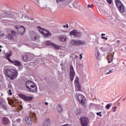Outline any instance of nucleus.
Here are the masks:
<instances>
[{"label":"nucleus","mask_w":126,"mask_h":126,"mask_svg":"<svg viewBox=\"0 0 126 126\" xmlns=\"http://www.w3.org/2000/svg\"><path fill=\"white\" fill-rule=\"evenodd\" d=\"M5 75L7 77L11 79H15L17 77V70L16 69H6L4 72Z\"/></svg>","instance_id":"1"},{"label":"nucleus","mask_w":126,"mask_h":126,"mask_svg":"<svg viewBox=\"0 0 126 126\" xmlns=\"http://www.w3.org/2000/svg\"><path fill=\"white\" fill-rule=\"evenodd\" d=\"M30 117H27L25 118V121L28 125H29V126H32V119L31 118H32L34 121H36L37 118H36V115L35 113H32L30 114Z\"/></svg>","instance_id":"2"},{"label":"nucleus","mask_w":126,"mask_h":126,"mask_svg":"<svg viewBox=\"0 0 126 126\" xmlns=\"http://www.w3.org/2000/svg\"><path fill=\"white\" fill-rule=\"evenodd\" d=\"M39 32L41 34L43 35L44 38H48V37H50L52 35V34L50 33L48 31L45 29H42L40 27H38Z\"/></svg>","instance_id":"3"},{"label":"nucleus","mask_w":126,"mask_h":126,"mask_svg":"<svg viewBox=\"0 0 126 126\" xmlns=\"http://www.w3.org/2000/svg\"><path fill=\"white\" fill-rule=\"evenodd\" d=\"M116 5L120 12H125V6L120 0H115Z\"/></svg>","instance_id":"4"},{"label":"nucleus","mask_w":126,"mask_h":126,"mask_svg":"<svg viewBox=\"0 0 126 126\" xmlns=\"http://www.w3.org/2000/svg\"><path fill=\"white\" fill-rule=\"evenodd\" d=\"M70 35L80 38L82 36V32L77 30H74L70 32Z\"/></svg>","instance_id":"5"},{"label":"nucleus","mask_w":126,"mask_h":126,"mask_svg":"<svg viewBox=\"0 0 126 126\" xmlns=\"http://www.w3.org/2000/svg\"><path fill=\"white\" fill-rule=\"evenodd\" d=\"M15 28L18 31V33L20 35H23L25 31H26V29L23 26H16Z\"/></svg>","instance_id":"6"},{"label":"nucleus","mask_w":126,"mask_h":126,"mask_svg":"<svg viewBox=\"0 0 126 126\" xmlns=\"http://www.w3.org/2000/svg\"><path fill=\"white\" fill-rule=\"evenodd\" d=\"M78 100L80 104H82L83 106H85V103L86 102V98H85L83 95H78Z\"/></svg>","instance_id":"7"},{"label":"nucleus","mask_w":126,"mask_h":126,"mask_svg":"<svg viewBox=\"0 0 126 126\" xmlns=\"http://www.w3.org/2000/svg\"><path fill=\"white\" fill-rule=\"evenodd\" d=\"M12 33H7L5 35V37L6 39H8V40H9L10 41H12V40L14 39V36L13 35L16 36V32L15 31H13L11 32Z\"/></svg>","instance_id":"8"},{"label":"nucleus","mask_w":126,"mask_h":126,"mask_svg":"<svg viewBox=\"0 0 126 126\" xmlns=\"http://www.w3.org/2000/svg\"><path fill=\"white\" fill-rule=\"evenodd\" d=\"M81 125L82 126H88L89 119L86 117H83L80 119Z\"/></svg>","instance_id":"9"},{"label":"nucleus","mask_w":126,"mask_h":126,"mask_svg":"<svg viewBox=\"0 0 126 126\" xmlns=\"http://www.w3.org/2000/svg\"><path fill=\"white\" fill-rule=\"evenodd\" d=\"M75 75V72L74 71V69L73 66L71 65L70 67V79L71 81H73Z\"/></svg>","instance_id":"10"},{"label":"nucleus","mask_w":126,"mask_h":126,"mask_svg":"<svg viewBox=\"0 0 126 126\" xmlns=\"http://www.w3.org/2000/svg\"><path fill=\"white\" fill-rule=\"evenodd\" d=\"M20 98H21L25 101H32L33 100V97L32 96H27L24 94H19Z\"/></svg>","instance_id":"11"},{"label":"nucleus","mask_w":126,"mask_h":126,"mask_svg":"<svg viewBox=\"0 0 126 126\" xmlns=\"http://www.w3.org/2000/svg\"><path fill=\"white\" fill-rule=\"evenodd\" d=\"M75 85L76 86V90L78 91H81V86L79 84V79L78 77H76L75 79Z\"/></svg>","instance_id":"12"},{"label":"nucleus","mask_w":126,"mask_h":126,"mask_svg":"<svg viewBox=\"0 0 126 126\" xmlns=\"http://www.w3.org/2000/svg\"><path fill=\"white\" fill-rule=\"evenodd\" d=\"M30 35L32 38V40L35 41V40H38L39 39V36H37L35 32L33 31L30 32Z\"/></svg>","instance_id":"13"},{"label":"nucleus","mask_w":126,"mask_h":126,"mask_svg":"<svg viewBox=\"0 0 126 126\" xmlns=\"http://www.w3.org/2000/svg\"><path fill=\"white\" fill-rule=\"evenodd\" d=\"M28 90L30 92H37V87L36 86V85L34 84L32 87L29 88Z\"/></svg>","instance_id":"14"},{"label":"nucleus","mask_w":126,"mask_h":126,"mask_svg":"<svg viewBox=\"0 0 126 126\" xmlns=\"http://www.w3.org/2000/svg\"><path fill=\"white\" fill-rule=\"evenodd\" d=\"M70 43L71 45H73L74 46H79V43H80V40L72 39L70 40Z\"/></svg>","instance_id":"15"},{"label":"nucleus","mask_w":126,"mask_h":126,"mask_svg":"<svg viewBox=\"0 0 126 126\" xmlns=\"http://www.w3.org/2000/svg\"><path fill=\"white\" fill-rule=\"evenodd\" d=\"M2 122L3 125H5V126H6L8 125L9 123V119L7 117H3L2 118Z\"/></svg>","instance_id":"16"},{"label":"nucleus","mask_w":126,"mask_h":126,"mask_svg":"<svg viewBox=\"0 0 126 126\" xmlns=\"http://www.w3.org/2000/svg\"><path fill=\"white\" fill-rule=\"evenodd\" d=\"M35 84L34 82L31 81H28L26 83V86L28 90L33 85Z\"/></svg>","instance_id":"17"},{"label":"nucleus","mask_w":126,"mask_h":126,"mask_svg":"<svg viewBox=\"0 0 126 126\" xmlns=\"http://www.w3.org/2000/svg\"><path fill=\"white\" fill-rule=\"evenodd\" d=\"M9 62L11 63H13L14 65H16L17 66H20L21 67V63H20V62L19 61H17L16 60L11 61L9 60Z\"/></svg>","instance_id":"18"},{"label":"nucleus","mask_w":126,"mask_h":126,"mask_svg":"<svg viewBox=\"0 0 126 126\" xmlns=\"http://www.w3.org/2000/svg\"><path fill=\"white\" fill-rule=\"evenodd\" d=\"M10 56H12V52L10 51L5 53V57L8 60V62H9V61H11L10 59H9Z\"/></svg>","instance_id":"19"},{"label":"nucleus","mask_w":126,"mask_h":126,"mask_svg":"<svg viewBox=\"0 0 126 126\" xmlns=\"http://www.w3.org/2000/svg\"><path fill=\"white\" fill-rule=\"evenodd\" d=\"M51 124V120L49 118L46 119L43 122V125L45 126H49V125Z\"/></svg>","instance_id":"20"},{"label":"nucleus","mask_w":126,"mask_h":126,"mask_svg":"<svg viewBox=\"0 0 126 126\" xmlns=\"http://www.w3.org/2000/svg\"><path fill=\"white\" fill-rule=\"evenodd\" d=\"M81 113H82V111L81 110V109H80V108H77L75 111V114L76 115H78V116H79V115H81Z\"/></svg>","instance_id":"21"},{"label":"nucleus","mask_w":126,"mask_h":126,"mask_svg":"<svg viewBox=\"0 0 126 126\" xmlns=\"http://www.w3.org/2000/svg\"><path fill=\"white\" fill-rule=\"evenodd\" d=\"M57 111L58 113H61V112L63 111V108H62V106L61 105H58L57 106Z\"/></svg>","instance_id":"22"},{"label":"nucleus","mask_w":126,"mask_h":126,"mask_svg":"<svg viewBox=\"0 0 126 126\" xmlns=\"http://www.w3.org/2000/svg\"><path fill=\"white\" fill-rule=\"evenodd\" d=\"M95 57L97 60H99L100 59V52L99 50H97L95 52Z\"/></svg>","instance_id":"23"},{"label":"nucleus","mask_w":126,"mask_h":126,"mask_svg":"<svg viewBox=\"0 0 126 126\" xmlns=\"http://www.w3.org/2000/svg\"><path fill=\"white\" fill-rule=\"evenodd\" d=\"M107 68H111V66L110 65H107L105 67H102L100 68V70L103 71V70H105V69H107Z\"/></svg>","instance_id":"24"},{"label":"nucleus","mask_w":126,"mask_h":126,"mask_svg":"<svg viewBox=\"0 0 126 126\" xmlns=\"http://www.w3.org/2000/svg\"><path fill=\"white\" fill-rule=\"evenodd\" d=\"M52 47H53L56 50H59L60 49V46H59L57 44H55L54 43H52Z\"/></svg>","instance_id":"25"},{"label":"nucleus","mask_w":126,"mask_h":126,"mask_svg":"<svg viewBox=\"0 0 126 126\" xmlns=\"http://www.w3.org/2000/svg\"><path fill=\"white\" fill-rule=\"evenodd\" d=\"M53 43V42H50V41H47L45 42L46 46H52Z\"/></svg>","instance_id":"26"},{"label":"nucleus","mask_w":126,"mask_h":126,"mask_svg":"<svg viewBox=\"0 0 126 126\" xmlns=\"http://www.w3.org/2000/svg\"><path fill=\"white\" fill-rule=\"evenodd\" d=\"M22 61H23V62H26V61L28 60V57H27V55L22 56Z\"/></svg>","instance_id":"27"},{"label":"nucleus","mask_w":126,"mask_h":126,"mask_svg":"<svg viewBox=\"0 0 126 126\" xmlns=\"http://www.w3.org/2000/svg\"><path fill=\"white\" fill-rule=\"evenodd\" d=\"M0 103L2 105L3 104H5V100L4 98H0Z\"/></svg>","instance_id":"28"},{"label":"nucleus","mask_w":126,"mask_h":126,"mask_svg":"<svg viewBox=\"0 0 126 126\" xmlns=\"http://www.w3.org/2000/svg\"><path fill=\"white\" fill-rule=\"evenodd\" d=\"M114 71H115V69L114 68H113L112 69H110V70H109V72H107L105 74V75H107L108 74H110V73H113V72H114Z\"/></svg>","instance_id":"29"},{"label":"nucleus","mask_w":126,"mask_h":126,"mask_svg":"<svg viewBox=\"0 0 126 126\" xmlns=\"http://www.w3.org/2000/svg\"><path fill=\"white\" fill-rule=\"evenodd\" d=\"M111 107H112V103H109L106 105L105 108L107 109V110H109Z\"/></svg>","instance_id":"30"},{"label":"nucleus","mask_w":126,"mask_h":126,"mask_svg":"<svg viewBox=\"0 0 126 126\" xmlns=\"http://www.w3.org/2000/svg\"><path fill=\"white\" fill-rule=\"evenodd\" d=\"M87 44V42L85 41H81L80 40L79 45H86Z\"/></svg>","instance_id":"31"},{"label":"nucleus","mask_w":126,"mask_h":126,"mask_svg":"<svg viewBox=\"0 0 126 126\" xmlns=\"http://www.w3.org/2000/svg\"><path fill=\"white\" fill-rule=\"evenodd\" d=\"M29 17H28L26 15L25 16L24 18V22H27V20H29Z\"/></svg>","instance_id":"32"},{"label":"nucleus","mask_w":126,"mask_h":126,"mask_svg":"<svg viewBox=\"0 0 126 126\" xmlns=\"http://www.w3.org/2000/svg\"><path fill=\"white\" fill-rule=\"evenodd\" d=\"M59 40L60 42H63V36H59Z\"/></svg>","instance_id":"33"},{"label":"nucleus","mask_w":126,"mask_h":126,"mask_svg":"<svg viewBox=\"0 0 126 126\" xmlns=\"http://www.w3.org/2000/svg\"><path fill=\"white\" fill-rule=\"evenodd\" d=\"M63 28L64 29H67L68 28V24L66 23L65 25L63 26Z\"/></svg>","instance_id":"34"},{"label":"nucleus","mask_w":126,"mask_h":126,"mask_svg":"<svg viewBox=\"0 0 126 126\" xmlns=\"http://www.w3.org/2000/svg\"><path fill=\"white\" fill-rule=\"evenodd\" d=\"M116 43H117V44H116V47H119V45H120V43H121V40H117L116 41Z\"/></svg>","instance_id":"35"},{"label":"nucleus","mask_w":126,"mask_h":126,"mask_svg":"<svg viewBox=\"0 0 126 126\" xmlns=\"http://www.w3.org/2000/svg\"><path fill=\"white\" fill-rule=\"evenodd\" d=\"M112 112H113V113H115V112H116V110H117V106H114L112 107Z\"/></svg>","instance_id":"36"},{"label":"nucleus","mask_w":126,"mask_h":126,"mask_svg":"<svg viewBox=\"0 0 126 126\" xmlns=\"http://www.w3.org/2000/svg\"><path fill=\"white\" fill-rule=\"evenodd\" d=\"M113 62V58H109L108 57V63H112Z\"/></svg>","instance_id":"37"},{"label":"nucleus","mask_w":126,"mask_h":126,"mask_svg":"<svg viewBox=\"0 0 126 126\" xmlns=\"http://www.w3.org/2000/svg\"><path fill=\"white\" fill-rule=\"evenodd\" d=\"M21 109H22V106H19V108L17 109V111H18V113H19V110L21 111Z\"/></svg>","instance_id":"38"},{"label":"nucleus","mask_w":126,"mask_h":126,"mask_svg":"<svg viewBox=\"0 0 126 126\" xmlns=\"http://www.w3.org/2000/svg\"><path fill=\"white\" fill-rule=\"evenodd\" d=\"M96 115H97V116L102 117V114H101V112H97Z\"/></svg>","instance_id":"39"},{"label":"nucleus","mask_w":126,"mask_h":126,"mask_svg":"<svg viewBox=\"0 0 126 126\" xmlns=\"http://www.w3.org/2000/svg\"><path fill=\"white\" fill-rule=\"evenodd\" d=\"M8 94H9V95H12V93H11V90H8Z\"/></svg>","instance_id":"40"},{"label":"nucleus","mask_w":126,"mask_h":126,"mask_svg":"<svg viewBox=\"0 0 126 126\" xmlns=\"http://www.w3.org/2000/svg\"><path fill=\"white\" fill-rule=\"evenodd\" d=\"M83 55V54H80V60H82V59H83V57L82 56Z\"/></svg>","instance_id":"41"},{"label":"nucleus","mask_w":126,"mask_h":126,"mask_svg":"<svg viewBox=\"0 0 126 126\" xmlns=\"http://www.w3.org/2000/svg\"><path fill=\"white\" fill-rule=\"evenodd\" d=\"M106 1H107V2L108 3H112V0H106Z\"/></svg>","instance_id":"42"},{"label":"nucleus","mask_w":126,"mask_h":126,"mask_svg":"<svg viewBox=\"0 0 126 126\" xmlns=\"http://www.w3.org/2000/svg\"><path fill=\"white\" fill-rule=\"evenodd\" d=\"M2 106L3 107V109L6 110V107L5 106V105H4V104H3V105H2Z\"/></svg>","instance_id":"43"},{"label":"nucleus","mask_w":126,"mask_h":126,"mask_svg":"<svg viewBox=\"0 0 126 126\" xmlns=\"http://www.w3.org/2000/svg\"><path fill=\"white\" fill-rule=\"evenodd\" d=\"M88 7H89V8H90V7H93V4H88Z\"/></svg>","instance_id":"44"},{"label":"nucleus","mask_w":126,"mask_h":126,"mask_svg":"<svg viewBox=\"0 0 126 126\" xmlns=\"http://www.w3.org/2000/svg\"><path fill=\"white\" fill-rule=\"evenodd\" d=\"M16 122H17V123H20V122H21V119H18L16 120Z\"/></svg>","instance_id":"45"},{"label":"nucleus","mask_w":126,"mask_h":126,"mask_svg":"<svg viewBox=\"0 0 126 126\" xmlns=\"http://www.w3.org/2000/svg\"><path fill=\"white\" fill-rule=\"evenodd\" d=\"M101 39H105V40H108V38L105 37V36H101Z\"/></svg>","instance_id":"46"},{"label":"nucleus","mask_w":126,"mask_h":126,"mask_svg":"<svg viewBox=\"0 0 126 126\" xmlns=\"http://www.w3.org/2000/svg\"><path fill=\"white\" fill-rule=\"evenodd\" d=\"M0 36H1V37L4 36V33L2 32H0Z\"/></svg>","instance_id":"47"},{"label":"nucleus","mask_w":126,"mask_h":126,"mask_svg":"<svg viewBox=\"0 0 126 126\" xmlns=\"http://www.w3.org/2000/svg\"><path fill=\"white\" fill-rule=\"evenodd\" d=\"M9 104H14V101L13 100H11V103H10V102H9Z\"/></svg>","instance_id":"48"},{"label":"nucleus","mask_w":126,"mask_h":126,"mask_svg":"<svg viewBox=\"0 0 126 126\" xmlns=\"http://www.w3.org/2000/svg\"><path fill=\"white\" fill-rule=\"evenodd\" d=\"M64 41H66L67 40V37H64Z\"/></svg>","instance_id":"49"},{"label":"nucleus","mask_w":126,"mask_h":126,"mask_svg":"<svg viewBox=\"0 0 126 126\" xmlns=\"http://www.w3.org/2000/svg\"><path fill=\"white\" fill-rule=\"evenodd\" d=\"M45 105L46 106H48L49 105V103L48 102H44Z\"/></svg>","instance_id":"50"},{"label":"nucleus","mask_w":126,"mask_h":126,"mask_svg":"<svg viewBox=\"0 0 126 126\" xmlns=\"http://www.w3.org/2000/svg\"><path fill=\"white\" fill-rule=\"evenodd\" d=\"M57 2H60V1H63V0H57Z\"/></svg>","instance_id":"51"},{"label":"nucleus","mask_w":126,"mask_h":126,"mask_svg":"<svg viewBox=\"0 0 126 126\" xmlns=\"http://www.w3.org/2000/svg\"><path fill=\"white\" fill-rule=\"evenodd\" d=\"M28 107L29 108H31L32 107V105H31V104H29Z\"/></svg>","instance_id":"52"},{"label":"nucleus","mask_w":126,"mask_h":126,"mask_svg":"<svg viewBox=\"0 0 126 126\" xmlns=\"http://www.w3.org/2000/svg\"><path fill=\"white\" fill-rule=\"evenodd\" d=\"M63 126H68V124L64 125Z\"/></svg>","instance_id":"53"},{"label":"nucleus","mask_w":126,"mask_h":126,"mask_svg":"<svg viewBox=\"0 0 126 126\" xmlns=\"http://www.w3.org/2000/svg\"><path fill=\"white\" fill-rule=\"evenodd\" d=\"M101 36H105V33H102V34H101Z\"/></svg>","instance_id":"54"},{"label":"nucleus","mask_w":126,"mask_h":126,"mask_svg":"<svg viewBox=\"0 0 126 126\" xmlns=\"http://www.w3.org/2000/svg\"><path fill=\"white\" fill-rule=\"evenodd\" d=\"M61 66H63V63H61Z\"/></svg>","instance_id":"55"},{"label":"nucleus","mask_w":126,"mask_h":126,"mask_svg":"<svg viewBox=\"0 0 126 126\" xmlns=\"http://www.w3.org/2000/svg\"><path fill=\"white\" fill-rule=\"evenodd\" d=\"M75 57H76V58H78V56L76 55V56H75Z\"/></svg>","instance_id":"56"},{"label":"nucleus","mask_w":126,"mask_h":126,"mask_svg":"<svg viewBox=\"0 0 126 126\" xmlns=\"http://www.w3.org/2000/svg\"><path fill=\"white\" fill-rule=\"evenodd\" d=\"M1 52V49H0V53Z\"/></svg>","instance_id":"57"},{"label":"nucleus","mask_w":126,"mask_h":126,"mask_svg":"<svg viewBox=\"0 0 126 126\" xmlns=\"http://www.w3.org/2000/svg\"><path fill=\"white\" fill-rule=\"evenodd\" d=\"M107 45L108 46H109V44H107Z\"/></svg>","instance_id":"58"},{"label":"nucleus","mask_w":126,"mask_h":126,"mask_svg":"<svg viewBox=\"0 0 126 126\" xmlns=\"http://www.w3.org/2000/svg\"><path fill=\"white\" fill-rule=\"evenodd\" d=\"M0 48H1V45H0Z\"/></svg>","instance_id":"59"},{"label":"nucleus","mask_w":126,"mask_h":126,"mask_svg":"<svg viewBox=\"0 0 126 126\" xmlns=\"http://www.w3.org/2000/svg\"><path fill=\"white\" fill-rule=\"evenodd\" d=\"M61 68L63 69V66L61 67Z\"/></svg>","instance_id":"60"},{"label":"nucleus","mask_w":126,"mask_h":126,"mask_svg":"<svg viewBox=\"0 0 126 126\" xmlns=\"http://www.w3.org/2000/svg\"><path fill=\"white\" fill-rule=\"evenodd\" d=\"M125 100V98L123 99V101Z\"/></svg>","instance_id":"61"},{"label":"nucleus","mask_w":126,"mask_h":126,"mask_svg":"<svg viewBox=\"0 0 126 126\" xmlns=\"http://www.w3.org/2000/svg\"><path fill=\"white\" fill-rule=\"evenodd\" d=\"M70 7L71 8V6H70Z\"/></svg>","instance_id":"62"},{"label":"nucleus","mask_w":126,"mask_h":126,"mask_svg":"<svg viewBox=\"0 0 126 126\" xmlns=\"http://www.w3.org/2000/svg\"><path fill=\"white\" fill-rule=\"evenodd\" d=\"M64 32H65V31H64Z\"/></svg>","instance_id":"63"}]
</instances>
